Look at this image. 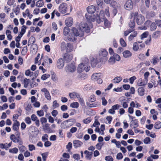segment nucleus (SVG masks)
Listing matches in <instances>:
<instances>
[{
	"mask_svg": "<svg viewBox=\"0 0 161 161\" xmlns=\"http://www.w3.org/2000/svg\"><path fill=\"white\" fill-rule=\"evenodd\" d=\"M138 122L137 119H135L130 121V126L131 127L135 129L138 127Z\"/></svg>",
	"mask_w": 161,
	"mask_h": 161,
	"instance_id": "18",
	"label": "nucleus"
},
{
	"mask_svg": "<svg viewBox=\"0 0 161 161\" xmlns=\"http://www.w3.org/2000/svg\"><path fill=\"white\" fill-rule=\"evenodd\" d=\"M147 81L144 79L143 80L142 78H140L138 80L137 85L138 86H145L147 85Z\"/></svg>",
	"mask_w": 161,
	"mask_h": 161,
	"instance_id": "17",
	"label": "nucleus"
},
{
	"mask_svg": "<svg viewBox=\"0 0 161 161\" xmlns=\"http://www.w3.org/2000/svg\"><path fill=\"white\" fill-rule=\"evenodd\" d=\"M89 60L86 57H84L82 58V64H85L89 65Z\"/></svg>",
	"mask_w": 161,
	"mask_h": 161,
	"instance_id": "36",
	"label": "nucleus"
},
{
	"mask_svg": "<svg viewBox=\"0 0 161 161\" xmlns=\"http://www.w3.org/2000/svg\"><path fill=\"white\" fill-rule=\"evenodd\" d=\"M115 58V60L119 61L120 60V56L116 53H114L113 56Z\"/></svg>",
	"mask_w": 161,
	"mask_h": 161,
	"instance_id": "51",
	"label": "nucleus"
},
{
	"mask_svg": "<svg viewBox=\"0 0 161 161\" xmlns=\"http://www.w3.org/2000/svg\"><path fill=\"white\" fill-rule=\"evenodd\" d=\"M132 19L130 20V21L129 22V26L130 28H134L135 25V23L134 21V19Z\"/></svg>",
	"mask_w": 161,
	"mask_h": 161,
	"instance_id": "38",
	"label": "nucleus"
},
{
	"mask_svg": "<svg viewBox=\"0 0 161 161\" xmlns=\"http://www.w3.org/2000/svg\"><path fill=\"white\" fill-rule=\"evenodd\" d=\"M150 139L149 137H146L144 139L143 141L144 143L146 144H150Z\"/></svg>",
	"mask_w": 161,
	"mask_h": 161,
	"instance_id": "49",
	"label": "nucleus"
},
{
	"mask_svg": "<svg viewBox=\"0 0 161 161\" xmlns=\"http://www.w3.org/2000/svg\"><path fill=\"white\" fill-rule=\"evenodd\" d=\"M157 28V26L154 22L152 23L150 26V30L152 31H155Z\"/></svg>",
	"mask_w": 161,
	"mask_h": 161,
	"instance_id": "34",
	"label": "nucleus"
},
{
	"mask_svg": "<svg viewBox=\"0 0 161 161\" xmlns=\"http://www.w3.org/2000/svg\"><path fill=\"white\" fill-rule=\"evenodd\" d=\"M10 139L14 143H18L19 141L20 138L19 136L16 137L14 135L12 134L10 136Z\"/></svg>",
	"mask_w": 161,
	"mask_h": 161,
	"instance_id": "20",
	"label": "nucleus"
},
{
	"mask_svg": "<svg viewBox=\"0 0 161 161\" xmlns=\"http://www.w3.org/2000/svg\"><path fill=\"white\" fill-rule=\"evenodd\" d=\"M37 114L39 117L43 116L44 115V112L43 110H41L37 111Z\"/></svg>",
	"mask_w": 161,
	"mask_h": 161,
	"instance_id": "54",
	"label": "nucleus"
},
{
	"mask_svg": "<svg viewBox=\"0 0 161 161\" xmlns=\"http://www.w3.org/2000/svg\"><path fill=\"white\" fill-rule=\"evenodd\" d=\"M27 51V49L26 47H24L23 48L21 51V53L22 55H25Z\"/></svg>",
	"mask_w": 161,
	"mask_h": 161,
	"instance_id": "63",
	"label": "nucleus"
},
{
	"mask_svg": "<svg viewBox=\"0 0 161 161\" xmlns=\"http://www.w3.org/2000/svg\"><path fill=\"white\" fill-rule=\"evenodd\" d=\"M137 34V32L136 31H134L128 37V40L129 41H132L133 38L136 37Z\"/></svg>",
	"mask_w": 161,
	"mask_h": 161,
	"instance_id": "27",
	"label": "nucleus"
},
{
	"mask_svg": "<svg viewBox=\"0 0 161 161\" xmlns=\"http://www.w3.org/2000/svg\"><path fill=\"white\" fill-rule=\"evenodd\" d=\"M123 54L124 57L125 58H129L132 56V53L128 50L124 51L123 53Z\"/></svg>",
	"mask_w": 161,
	"mask_h": 161,
	"instance_id": "22",
	"label": "nucleus"
},
{
	"mask_svg": "<svg viewBox=\"0 0 161 161\" xmlns=\"http://www.w3.org/2000/svg\"><path fill=\"white\" fill-rule=\"evenodd\" d=\"M61 48L62 51H65L67 52L72 51L73 50V46L70 43L66 44L64 42H62L61 44Z\"/></svg>",
	"mask_w": 161,
	"mask_h": 161,
	"instance_id": "4",
	"label": "nucleus"
},
{
	"mask_svg": "<svg viewBox=\"0 0 161 161\" xmlns=\"http://www.w3.org/2000/svg\"><path fill=\"white\" fill-rule=\"evenodd\" d=\"M99 54L100 56L104 57L108 55V53L105 49H102L100 51Z\"/></svg>",
	"mask_w": 161,
	"mask_h": 161,
	"instance_id": "26",
	"label": "nucleus"
},
{
	"mask_svg": "<svg viewBox=\"0 0 161 161\" xmlns=\"http://www.w3.org/2000/svg\"><path fill=\"white\" fill-rule=\"evenodd\" d=\"M84 153L86 154V159L88 160H90L92 158V152H90L87 150H86L84 151Z\"/></svg>",
	"mask_w": 161,
	"mask_h": 161,
	"instance_id": "25",
	"label": "nucleus"
},
{
	"mask_svg": "<svg viewBox=\"0 0 161 161\" xmlns=\"http://www.w3.org/2000/svg\"><path fill=\"white\" fill-rule=\"evenodd\" d=\"M11 31L9 30H7L6 31V34L8 40L10 41L12 39V36L11 35Z\"/></svg>",
	"mask_w": 161,
	"mask_h": 161,
	"instance_id": "29",
	"label": "nucleus"
},
{
	"mask_svg": "<svg viewBox=\"0 0 161 161\" xmlns=\"http://www.w3.org/2000/svg\"><path fill=\"white\" fill-rule=\"evenodd\" d=\"M25 121L27 124L29 125L31 123V119L29 117H26Z\"/></svg>",
	"mask_w": 161,
	"mask_h": 161,
	"instance_id": "62",
	"label": "nucleus"
},
{
	"mask_svg": "<svg viewBox=\"0 0 161 161\" xmlns=\"http://www.w3.org/2000/svg\"><path fill=\"white\" fill-rule=\"evenodd\" d=\"M86 104L90 108L95 107L97 106V105L96 103L90 104L88 102H87Z\"/></svg>",
	"mask_w": 161,
	"mask_h": 161,
	"instance_id": "58",
	"label": "nucleus"
},
{
	"mask_svg": "<svg viewBox=\"0 0 161 161\" xmlns=\"http://www.w3.org/2000/svg\"><path fill=\"white\" fill-rule=\"evenodd\" d=\"M40 56V54L39 53L38 54L37 56L35 58V64H37L38 65H39L41 63L40 61H38Z\"/></svg>",
	"mask_w": 161,
	"mask_h": 161,
	"instance_id": "39",
	"label": "nucleus"
},
{
	"mask_svg": "<svg viewBox=\"0 0 161 161\" xmlns=\"http://www.w3.org/2000/svg\"><path fill=\"white\" fill-rule=\"evenodd\" d=\"M123 158V155L121 153H117L116 158L118 160L121 159Z\"/></svg>",
	"mask_w": 161,
	"mask_h": 161,
	"instance_id": "53",
	"label": "nucleus"
},
{
	"mask_svg": "<svg viewBox=\"0 0 161 161\" xmlns=\"http://www.w3.org/2000/svg\"><path fill=\"white\" fill-rule=\"evenodd\" d=\"M105 160L107 161H113L114 159L111 156H107L105 157Z\"/></svg>",
	"mask_w": 161,
	"mask_h": 161,
	"instance_id": "64",
	"label": "nucleus"
},
{
	"mask_svg": "<svg viewBox=\"0 0 161 161\" xmlns=\"http://www.w3.org/2000/svg\"><path fill=\"white\" fill-rule=\"evenodd\" d=\"M72 122L74 123L75 122L74 119H69L63 121L61 125V127L62 129H65L67 128V124L68 122Z\"/></svg>",
	"mask_w": 161,
	"mask_h": 161,
	"instance_id": "14",
	"label": "nucleus"
},
{
	"mask_svg": "<svg viewBox=\"0 0 161 161\" xmlns=\"http://www.w3.org/2000/svg\"><path fill=\"white\" fill-rule=\"evenodd\" d=\"M139 46L137 42H135L133 44V49L135 51H137L139 49Z\"/></svg>",
	"mask_w": 161,
	"mask_h": 161,
	"instance_id": "43",
	"label": "nucleus"
},
{
	"mask_svg": "<svg viewBox=\"0 0 161 161\" xmlns=\"http://www.w3.org/2000/svg\"><path fill=\"white\" fill-rule=\"evenodd\" d=\"M29 149L30 151L35 150V146L33 144H29L28 146Z\"/></svg>",
	"mask_w": 161,
	"mask_h": 161,
	"instance_id": "56",
	"label": "nucleus"
},
{
	"mask_svg": "<svg viewBox=\"0 0 161 161\" xmlns=\"http://www.w3.org/2000/svg\"><path fill=\"white\" fill-rule=\"evenodd\" d=\"M70 107L73 108H77L79 107V103L77 102L73 103L70 104Z\"/></svg>",
	"mask_w": 161,
	"mask_h": 161,
	"instance_id": "44",
	"label": "nucleus"
},
{
	"mask_svg": "<svg viewBox=\"0 0 161 161\" xmlns=\"http://www.w3.org/2000/svg\"><path fill=\"white\" fill-rule=\"evenodd\" d=\"M59 11L62 14L65 13L67 11V4L63 3L60 4L58 8Z\"/></svg>",
	"mask_w": 161,
	"mask_h": 161,
	"instance_id": "12",
	"label": "nucleus"
},
{
	"mask_svg": "<svg viewBox=\"0 0 161 161\" xmlns=\"http://www.w3.org/2000/svg\"><path fill=\"white\" fill-rule=\"evenodd\" d=\"M154 128L157 129H159L161 128V122H157L154 125Z\"/></svg>",
	"mask_w": 161,
	"mask_h": 161,
	"instance_id": "42",
	"label": "nucleus"
},
{
	"mask_svg": "<svg viewBox=\"0 0 161 161\" xmlns=\"http://www.w3.org/2000/svg\"><path fill=\"white\" fill-rule=\"evenodd\" d=\"M82 143L79 140H75L73 142V145L75 148H77L81 146Z\"/></svg>",
	"mask_w": 161,
	"mask_h": 161,
	"instance_id": "24",
	"label": "nucleus"
},
{
	"mask_svg": "<svg viewBox=\"0 0 161 161\" xmlns=\"http://www.w3.org/2000/svg\"><path fill=\"white\" fill-rule=\"evenodd\" d=\"M30 82V80L29 79L27 78H25L24 79L23 83L24 84V87L25 88L27 87L29 84Z\"/></svg>",
	"mask_w": 161,
	"mask_h": 161,
	"instance_id": "31",
	"label": "nucleus"
},
{
	"mask_svg": "<svg viewBox=\"0 0 161 161\" xmlns=\"http://www.w3.org/2000/svg\"><path fill=\"white\" fill-rule=\"evenodd\" d=\"M122 79L121 76H116L113 80V82L115 84L119 83Z\"/></svg>",
	"mask_w": 161,
	"mask_h": 161,
	"instance_id": "28",
	"label": "nucleus"
},
{
	"mask_svg": "<svg viewBox=\"0 0 161 161\" xmlns=\"http://www.w3.org/2000/svg\"><path fill=\"white\" fill-rule=\"evenodd\" d=\"M152 63L153 65H155L159 61L158 58L155 56H153L152 59Z\"/></svg>",
	"mask_w": 161,
	"mask_h": 161,
	"instance_id": "45",
	"label": "nucleus"
},
{
	"mask_svg": "<svg viewBox=\"0 0 161 161\" xmlns=\"http://www.w3.org/2000/svg\"><path fill=\"white\" fill-rule=\"evenodd\" d=\"M69 32V28L67 27H65L64 29V35H67Z\"/></svg>",
	"mask_w": 161,
	"mask_h": 161,
	"instance_id": "46",
	"label": "nucleus"
},
{
	"mask_svg": "<svg viewBox=\"0 0 161 161\" xmlns=\"http://www.w3.org/2000/svg\"><path fill=\"white\" fill-rule=\"evenodd\" d=\"M73 58V55H69L68 54H66L64 56V59L67 62H68L70 61Z\"/></svg>",
	"mask_w": 161,
	"mask_h": 161,
	"instance_id": "21",
	"label": "nucleus"
},
{
	"mask_svg": "<svg viewBox=\"0 0 161 161\" xmlns=\"http://www.w3.org/2000/svg\"><path fill=\"white\" fill-rule=\"evenodd\" d=\"M19 121L14 122L13 125V129L15 131L19 130Z\"/></svg>",
	"mask_w": 161,
	"mask_h": 161,
	"instance_id": "23",
	"label": "nucleus"
},
{
	"mask_svg": "<svg viewBox=\"0 0 161 161\" xmlns=\"http://www.w3.org/2000/svg\"><path fill=\"white\" fill-rule=\"evenodd\" d=\"M145 90L143 87H140L138 88V92L140 96H143L144 95Z\"/></svg>",
	"mask_w": 161,
	"mask_h": 161,
	"instance_id": "30",
	"label": "nucleus"
},
{
	"mask_svg": "<svg viewBox=\"0 0 161 161\" xmlns=\"http://www.w3.org/2000/svg\"><path fill=\"white\" fill-rule=\"evenodd\" d=\"M59 106V104L58 103L57 100H55L53 102V108H55Z\"/></svg>",
	"mask_w": 161,
	"mask_h": 161,
	"instance_id": "55",
	"label": "nucleus"
},
{
	"mask_svg": "<svg viewBox=\"0 0 161 161\" xmlns=\"http://www.w3.org/2000/svg\"><path fill=\"white\" fill-rule=\"evenodd\" d=\"M161 35V31L157 30L153 32L152 34V37L153 39H157L159 38Z\"/></svg>",
	"mask_w": 161,
	"mask_h": 161,
	"instance_id": "15",
	"label": "nucleus"
},
{
	"mask_svg": "<svg viewBox=\"0 0 161 161\" xmlns=\"http://www.w3.org/2000/svg\"><path fill=\"white\" fill-rule=\"evenodd\" d=\"M48 136L47 134H44L42 137V140L43 142L47 141L48 140Z\"/></svg>",
	"mask_w": 161,
	"mask_h": 161,
	"instance_id": "60",
	"label": "nucleus"
},
{
	"mask_svg": "<svg viewBox=\"0 0 161 161\" xmlns=\"http://www.w3.org/2000/svg\"><path fill=\"white\" fill-rule=\"evenodd\" d=\"M104 14L103 10H100L99 15L97 14V16H95V20L96 19L98 23H100L101 21H102V19H104Z\"/></svg>",
	"mask_w": 161,
	"mask_h": 161,
	"instance_id": "9",
	"label": "nucleus"
},
{
	"mask_svg": "<svg viewBox=\"0 0 161 161\" xmlns=\"http://www.w3.org/2000/svg\"><path fill=\"white\" fill-rule=\"evenodd\" d=\"M44 5L43 1L42 0H39L37 1L36 4V6L37 7H42Z\"/></svg>",
	"mask_w": 161,
	"mask_h": 161,
	"instance_id": "33",
	"label": "nucleus"
},
{
	"mask_svg": "<svg viewBox=\"0 0 161 161\" xmlns=\"http://www.w3.org/2000/svg\"><path fill=\"white\" fill-rule=\"evenodd\" d=\"M133 7V3L131 0H127L124 5L125 8L127 10H130Z\"/></svg>",
	"mask_w": 161,
	"mask_h": 161,
	"instance_id": "10",
	"label": "nucleus"
},
{
	"mask_svg": "<svg viewBox=\"0 0 161 161\" xmlns=\"http://www.w3.org/2000/svg\"><path fill=\"white\" fill-rule=\"evenodd\" d=\"M72 34H73L74 35L77 36H80L82 37L83 36V33L82 32H81L80 29L78 31L75 28L73 27L72 29Z\"/></svg>",
	"mask_w": 161,
	"mask_h": 161,
	"instance_id": "13",
	"label": "nucleus"
},
{
	"mask_svg": "<svg viewBox=\"0 0 161 161\" xmlns=\"http://www.w3.org/2000/svg\"><path fill=\"white\" fill-rule=\"evenodd\" d=\"M155 15V13L154 12L151 11L147 14V16L149 17H154Z\"/></svg>",
	"mask_w": 161,
	"mask_h": 161,
	"instance_id": "61",
	"label": "nucleus"
},
{
	"mask_svg": "<svg viewBox=\"0 0 161 161\" xmlns=\"http://www.w3.org/2000/svg\"><path fill=\"white\" fill-rule=\"evenodd\" d=\"M75 36H76L71 33L68 37V39L69 41L73 42L76 40Z\"/></svg>",
	"mask_w": 161,
	"mask_h": 161,
	"instance_id": "32",
	"label": "nucleus"
},
{
	"mask_svg": "<svg viewBox=\"0 0 161 161\" xmlns=\"http://www.w3.org/2000/svg\"><path fill=\"white\" fill-rule=\"evenodd\" d=\"M41 92L44 94L45 97L49 101L51 100V96L48 91L46 88H44L41 90Z\"/></svg>",
	"mask_w": 161,
	"mask_h": 161,
	"instance_id": "11",
	"label": "nucleus"
},
{
	"mask_svg": "<svg viewBox=\"0 0 161 161\" xmlns=\"http://www.w3.org/2000/svg\"><path fill=\"white\" fill-rule=\"evenodd\" d=\"M72 147V144L71 142H69L66 146V148L67 149L68 152H69Z\"/></svg>",
	"mask_w": 161,
	"mask_h": 161,
	"instance_id": "50",
	"label": "nucleus"
},
{
	"mask_svg": "<svg viewBox=\"0 0 161 161\" xmlns=\"http://www.w3.org/2000/svg\"><path fill=\"white\" fill-rule=\"evenodd\" d=\"M104 21V26L106 27H108L110 26V24L108 20L106 19H103Z\"/></svg>",
	"mask_w": 161,
	"mask_h": 161,
	"instance_id": "47",
	"label": "nucleus"
},
{
	"mask_svg": "<svg viewBox=\"0 0 161 161\" xmlns=\"http://www.w3.org/2000/svg\"><path fill=\"white\" fill-rule=\"evenodd\" d=\"M102 75L100 73H94L92 75V79L94 82H96L98 84H101L103 83L102 79Z\"/></svg>",
	"mask_w": 161,
	"mask_h": 161,
	"instance_id": "5",
	"label": "nucleus"
},
{
	"mask_svg": "<svg viewBox=\"0 0 161 161\" xmlns=\"http://www.w3.org/2000/svg\"><path fill=\"white\" fill-rule=\"evenodd\" d=\"M108 62L111 64H113L115 62V58L113 56H111L108 60Z\"/></svg>",
	"mask_w": 161,
	"mask_h": 161,
	"instance_id": "48",
	"label": "nucleus"
},
{
	"mask_svg": "<svg viewBox=\"0 0 161 161\" xmlns=\"http://www.w3.org/2000/svg\"><path fill=\"white\" fill-rule=\"evenodd\" d=\"M88 13L85 15L86 19L90 21H94L95 20V16L93 14L96 10L95 7L93 5L88 6L87 8Z\"/></svg>",
	"mask_w": 161,
	"mask_h": 161,
	"instance_id": "1",
	"label": "nucleus"
},
{
	"mask_svg": "<svg viewBox=\"0 0 161 161\" xmlns=\"http://www.w3.org/2000/svg\"><path fill=\"white\" fill-rule=\"evenodd\" d=\"M120 43L121 45L123 47H125L126 46V43L124 40L122 38H120Z\"/></svg>",
	"mask_w": 161,
	"mask_h": 161,
	"instance_id": "52",
	"label": "nucleus"
},
{
	"mask_svg": "<svg viewBox=\"0 0 161 161\" xmlns=\"http://www.w3.org/2000/svg\"><path fill=\"white\" fill-rule=\"evenodd\" d=\"M64 65V60L62 58H59L57 62V67L59 69H61L63 68Z\"/></svg>",
	"mask_w": 161,
	"mask_h": 161,
	"instance_id": "16",
	"label": "nucleus"
},
{
	"mask_svg": "<svg viewBox=\"0 0 161 161\" xmlns=\"http://www.w3.org/2000/svg\"><path fill=\"white\" fill-rule=\"evenodd\" d=\"M76 69V67L74 62L68 64L65 67L66 72L69 73H74Z\"/></svg>",
	"mask_w": 161,
	"mask_h": 161,
	"instance_id": "7",
	"label": "nucleus"
},
{
	"mask_svg": "<svg viewBox=\"0 0 161 161\" xmlns=\"http://www.w3.org/2000/svg\"><path fill=\"white\" fill-rule=\"evenodd\" d=\"M25 75L26 76L31 77L33 76V73L32 72H31L30 69H28L25 71Z\"/></svg>",
	"mask_w": 161,
	"mask_h": 161,
	"instance_id": "35",
	"label": "nucleus"
},
{
	"mask_svg": "<svg viewBox=\"0 0 161 161\" xmlns=\"http://www.w3.org/2000/svg\"><path fill=\"white\" fill-rule=\"evenodd\" d=\"M90 68L89 65L81 63L78 65L77 68V72L79 73H81L84 71L87 72L90 70Z\"/></svg>",
	"mask_w": 161,
	"mask_h": 161,
	"instance_id": "6",
	"label": "nucleus"
},
{
	"mask_svg": "<svg viewBox=\"0 0 161 161\" xmlns=\"http://www.w3.org/2000/svg\"><path fill=\"white\" fill-rule=\"evenodd\" d=\"M50 76V75L48 74H45L43 75L41 77V79L43 80H44L47 79L48 78H49Z\"/></svg>",
	"mask_w": 161,
	"mask_h": 161,
	"instance_id": "41",
	"label": "nucleus"
},
{
	"mask_svg": "<svg viewBox=\"0 0 161 161\" xmlns=\"http://www.w3.org/2000/svg\"><path fill=\"white\" fill-rule=\"evenodd\" d=\"M47 153H43L41 154L43 161H46V158L47 156Z\"/></svg>",
	"mask_w": 161,
	"mask_h": 161,
	"instance_id": "59",
	"label": "nucleus"
},
{
	"mask_svg": "<svg viewBox=\"0 0 161 161\" xmlns=\"http://www.w3.org/2000/svg\"><path fill=\"white\" fill-rule=\"evenodd\" d=\"M131 19H136V21L138 25L142 24L145 21V18L141 14H138L137 12L131 11L130 13Z\"/></svg>",
	"mask_w": 161,
	"mask_h": 161,
	"instance_id": "2",
	"label": "nucleus"
},
{
	"mask_svg": "<svg viewBox=\"0 0 161 161\" xmlns=\"http://www.w3.org/2000/svg\"><path fill=\"white\" fill-rule=\"evenodd\" d=\"M65 23L68 27L71 26L73 24V19L71 17H69L65 20Z\"/></svg>",
	"mask_w": 161,
	"mask_h": 161,
	"instance_id": "19",
	"label": "nucleus"
},
{
	"mask_svg": "<svg viewBox=\"0 0 161 161\" xmlns=\"http://www.w3.org/2000/svg\"><path fill=\"white\" fill-rule=\"evenodd\" d=\"M149 34V32L148 31H145L141 35V40H143L144 38L147 37Z\"/></svg>",
	"mask_w": 161,
	"mask_h": 161,
	"instance_id": "37",
	"label": "nucleus"
},
{
	"mask_svg": "<svg viewBox=\"0 0 161 161\" xmlns=\"http://www.w3.org/2000/svg\"><path fill=\"white\" fill-rule=\"evenodd\" d=\"M38 131V129L35 126H31L29 128L28 132L30 135L29 140L31 142H33V138L37 136Z\"/></svg>",
	"mask_w": 161,
	"mask_h": 161,
	"instance_id": "3",
	"label": "nucleus"
},
{
	"mask_svg": "<svg viewBox=\"0 0 161 161\" xmlns=\"http://www.w3.org/2000/svg\"><path fill=\"white\" fill-rule=\"evenodd\" d=\"M103 145V144L99 142L97 143L96 146L97 149L98 150H100L101 149Z\"/></svg>",
	"mask_w": 161,
	"mask_h": 161,
	"instance_id": "57",
	"label": "nucleus"
},
{
	"mask_svg": "<svg viewBox=\"0 0 161 161\" xmlns=\"http://www.w3.org/2000/svg\"><path fill=\"white\" fill-rule=\"evenodd\" d=\"M18 149L16 147H14L13 148L10 149H9V153H14L16 154L18 152Z\"/></svg>",
	"mask_w": 161,
	"mask_h": 161,
	"instance_id": "40",
	"label": "nucleus"
},
{
	"mask_svg": "<svg viewBox=\"0 0 161 161\" xmlns=\"http://www.w3.org/2000/svg\"><path fill=\"white\" fill-rule=\"evenodd\" d=\"M79 27L81 32H82L83 33L84 32L89 33L90 31V28L86 23L83 22L81 23L80 24Z\"/></svg>",
	"mask_w": 161,
	"mask_h": 161,
	"instance_id": "8",
	"label": "nucleus"
}]
</instances>
